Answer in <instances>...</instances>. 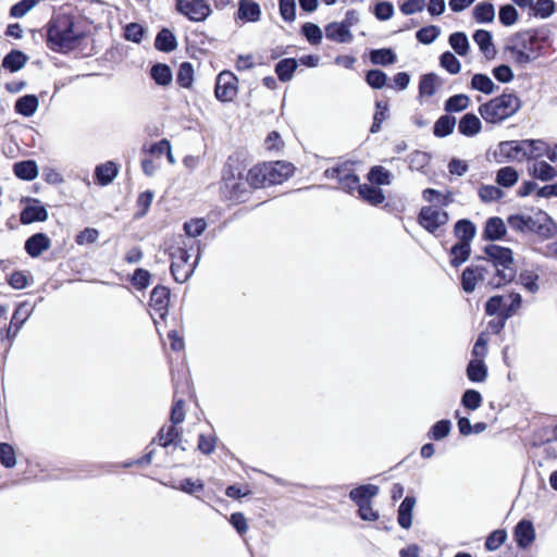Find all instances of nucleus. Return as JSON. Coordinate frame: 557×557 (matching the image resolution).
<instances>
[{
  "label": "nucleus",
  "instance_id": "58",
  "mask_svg": "<svg viewBox=\"0 0 557 557\" xmlns=\"http://www.w3.org/2000/svg\"><path fill=\"white\" fill-rule=\"evenodd\" d=\"M145 29L138 23H129L125 26L124 37L126 40L139 44L144 37Z\"/></svg>",
  "mask_w": 557,
  "mask_h": 557
},
{
  "label": "nucleus",
  "instance_id": "54",
  "mask_svg": "<svg viewBox=\"0 0 557 557\" xmlns=\"http://www.w3.org/2000/svg\"><path fill=\"white\" fill-rule=\"evenodd\" d=\"M441 34V29L435 25H430L417 32V39L424 45L432 44Z\"/></svg>",
  "mask_w": 557,
  "mask_h": 557
},
{
  "label": "nucleus",
  "instance_id": "27",
  "mask_svg": "<svg viewBox=\"0 0 557 557\" xmlns=\"http://www.w3.org/2000/svg\"><path fill=\"white\" fill-rule=\"evenodd\" d=\"M416 505V498L406 496L398 508V524L404 529H409L412 524V510Z\"/></svg>",
  "mask_w": 557,
  "mask_h": 557
},
{
  "label": "nucleus",
  "instance_id": "63",
  "mask_svg": "<svg viewBox=\"0 0 557 557\" xmlns=\"http://www.w3.org/2000/svg\"><path fill=\"white\" fill-rule=\"evenodd\" d=\"M509 299H510V304L509 305L506 304L504 307V312H502V317H504V319H508V318L512 317L521 308L522 298H521L520 294L511 293L509 295Z\"/></svg>",
  "mask_w": 557,
  "mask_h": 557
},
{
  "label": "nucleus",
  "instance_id": "20",
  "mask_svg": "<svg viewBox=\"0 0 557 557\" xmlns=\"http://www.w3.org/2000/svg\"><path fill=\"white\" fill-rule=\"evenodd\" d=\"M485 269L481 265H470L466 268L461 275V285L465 292L472 293L476 283L484 278Z\"/></svg>",
  "mask_w": 557,
  "mask_h": 557
},
{
  "label": "nucleus",
  "instance_id": "44",
  "mask_svg": "<svg viewBox=\"0 0 557 557\" xmlns=\"http://www.w3.org/2000/svg\"><path fill=\"white\" fill-rule=\"evenodd\" d=\"M297 69V61L295 59H283L275 66V73L282 82L292 79L294 72Z\"/></svg>",
  "mask_w": 557,
  "mask_h": 557
},
{
  "label": "nucleus",
  "instance_id": "52",
  "mask_svg": "<svg viewBox=\"0 0 557 557\" xmlns=\"http://www.w3.org/2000/svg\"><path fill=\"white\" fill-rule=\"evenodd\" d=\"M506 539L507 532L504 529L494 530L485 540L486 550H496L505 543Z\"/></svg>",
  "mask_w": 557,
  "mask_h": 557
},
{
  "label": "nucleus",
  "instance_id": "41",
  "mask_svg": "<svg viewBox=\"0 0 557 557\" xmlns=\"http://www.w3.org/2000/svg\"><path fill=\"white\" fill-rule=\"evenodd\" d=\"M456 119L450 115H442L434 124L433 133L436 137H446L453 133Z\"/></svg>",
  "mask_w": 557,
  "mask_h": 557
},
{
  "label": "nucleus",
  "instance_id": "43",
  "mask_svg": "<svg viewBox=\"0 0 557 557\" xmlns=\"http://www.w3.org/2000/svg\"><path fill=\"white\" fill-rule=\"evenodd\" d=\"M473 16L479 23H491L495 17L494 5L490 2H481L473 9Z\"/></svg>",
  "mask_w": 557,
  "mask_h": 557
},
{
  "label": "nucleus",
  "instance_id": "24",
  "mask_svg": "<svg viewBox=\"0 0 557 557\" xmlns=\"http://www.w3.org/2000/svg\"><path fill=\"white\" fill-rule=\"evenodd\" d=\"M178 430L176 424L164 425L158 433V436L154 441H158V444L162 448L172 447L176 449L178 447Z\"/></svg>",
  "mask_w": 557,
  "mask_h": 557
},
{
  "label": "nucleus",
  "instance_id": "31",
  "mask_svg": "<svg viewBox=\"0 0 557 557\" xmlns=\"http://www.w3.org/2000/svg\"><path fill=\"white\" fill-rule=\"evenodd\" d=\"M28 61V57L20 51L13 50L8 53L2 60V66L10 72H16L21 70Z\"/></svg>",
  "mask_w": 557,
  "mask_h": 557
},
{
  "label": "nucleus",
  "instance_id": "26",
  "mask_svg": "<svg viewBox=\"0 0 557 557\" xmlns=\"http://www.w3.org/2000/svg\"><path fill=\"white\" fill-rule=\"evenodd\" d=\"M482 129V123L480 119L473 113L465 114L458 124V131L460 134L467 137H473L478 135Z\"/></svg>",
  "mask_w": 557,
  "mask_h": 557
},
{
  "label": "nucleus",
  "instance_id": "30",
  "mask_svg": "<svg viewBox=\"0 0 557 557\" xmlns=\"http://www.w3.org/2000/svg\"><path fill=\"white\" fill-rule=\"evenodd\" d=\"M358 191L361 199H363L364 201L369 202L372 206H377L385 200L383 191L379 187H375L373 185H359Z\"/></svg>",
  "mask_w": 557,
  "mask_h": 557
},
{
  "label": "nucleus",
  "instance_id": "13",
  "mask_svg": "<svg viewBox=\"0 0 557 557\" xmlns=\"http://www.w3.org/2000/svg\"><path fill=\"white\" fill-rule=\"evenodd\" d=\"M27 205L22 210L20 221L22 224H30L34 222H44L48 219V212L40 201L37 199H27Z\"/></svg>",
  "mask_w": 557,
  "mask_h": 557
},
{
  "label": "nucleus",
  "instance_id": "18",
  "mask_svg": "<svg viewBox=\"0 0 557 557\" xmlns=\"http://www.w3.org/2000/svg\"><path fill=\"white\" fill-rule=\"evenodd\" d=\"M528 173L535 180L549 182L557 177V170L546 161H535L528 168Z\"/></svg>",
  "mask_w": 557,
  "mask_h": 557
},
{
  "label": "nucleus",
  "instance_id": "29",
  "mask_svg": "<svg viewBox=\"0 0 557 557\" xmlns=\"http://www.w3.org/2000/svg\"><path fill=\"white\" fill-rule=\"evenodd\" d=\"M154 47L159 51L171 52L177 47L176 37L170 29L162 28L156 37Z\"/></svg>",
  "mask_w": 557,
  "mask_h": 557
},
{
  "label": "nucleus",
  "instance_id": "49",
  "mask_svg": "<svg viewBox=\"0 0 557 557\" xmlns=\"http://www.w3.org/2000/svg\"><path fill=\"white\" fill-rule=\"evenodd\" d=\"M194 81V69L188 62H184L180 65L176 82L181 87L189 88Z\"/></svg>",
  "mask_w": 557,
  "mask_h": 557
},
{
  "label": "nucleus",
  "instance_id": "62",
  "mask_svg": "<svg viewBox=\"0 0 557 557\" xmlns=\"http://www.w3.org/2000/svg\"><path fill=\"white\" fill-rule=\"evenodd\" d=\"M302 33L307 40L313 45H318L322 40V30L318 25L313 23L304 24Z\"/></svg>",
  "mask_w": 557,
  "mask_h": 557
},
{
  "label": "nucleus",
  "instance_id": "53",
  "mask_svg": "<svg viewBox=\"0 0 557 557\" xmlns=\"http://www.w3.org/2000/svg\"><path fill=\"white\" fill-rule=\"evenodd\" d=\"M40 0H21L10 9V15L15 18L25 16Z\"/></svg>",
  "mask_w": 557,
  "mask_h": 557
},
{
  "label": "nucleus",
  "instance_id": "34",
  "mask_svg": "<svg viewBox=\"0 0 557 557\" xmlns=\"http://www.w3.org/2000/svg\"><path fill=\"white\" fill-rule=\"evenodd\" d=\"M117 174V166L114 162L108 161L101 165H98L95 170V175L99 184H110Z\"/></svg>",
  "mask_w": 557,
  "mask_h": 557
},
{
  "label": "nucleus",
  "instance_id": "2",
  "mask_svg": "<svg viewBox=\"0 0 557 557\" xmlns=\"http://www.w3.org/2000/svg\"><path fill=\"white\" fill-rule=\"evenodd\" d=\"M294 171V165L286 161L265 162L252 166L247 174V181L253 188L278 185L287 181Z\"/></svg>",
  "mask_w": 557,
  "mask_h": 557
},
{
  "label": "nucleus",
  "instance_id": "56",
  "mask_svg": "<svg viewBox=\"0 0 557 557\" xmlns=\"http://www.w3.org/2000/svg\"><path fill=\"white\" fill-rule=\"evenodd\" d=\"M479 196L482 201L490 202L500 199L504 196V191L497 186L484 185L479 189Z\"/></svg>",
  "mask_w": 557,
  "mask_h": 557
},
{
  "label": "nucleus",
  "instance_id": "36",
  "mask_svg": "<svg viewBox=\"0 0 557 557\" xmlns=\"http://www.w3.org/2000/svg\"><path fill=\"white\" fill-rule=\"evenodd\" d=\"M151 78L160 86H168L172 82V71L163 63L154 64L150 70Z\"/></svg>",
  "mask_w": 557,
  "mask_h": 557
},
{
  "label": "nucleus",
  "instance_id": "51",
  "mask_svg": "<svg viewBox=\"0 0 557 557\" xmlns=\"http://www.w3.org/2000/svg\"><path fill=\"white\" fill-rule=\"evenodd\" d=\"M531 11L535 16L547 18L555 12V3L553 0H537L533 2Z\"/></svg>",
  "mask_w": 557,
  "mask_h": 557
},
{
  "label": "nucleus",
  "instance_id": "47",
  "mask_svg": "<svg viewBox=\"0 0 557 557\" xmlns=\"http://www.w3.org/2000/svg\"><path fill=\"white\" fill-rule=\"evenodd\" d=\"M449 45L456 53L463 57L469 51V40L465 33L457 32L449 36Z\"/></svg>",
  "mask_w": 557,
  "mask_h": 557
},
{
  "label": "nucleus",
  "instance_id": "55",
  "mask_svg": "<svg viewBox=\"0 0 557 557\" xmlns=\"http://www.w3.org/2000/svg\"><path fill=\"white\" fill-rule=\"evenodd\" d=\"M462 405L469 410H476L482 405V396L475 389H467L461 398Z\"/></svg>",
  "mask_w": 557,
  "mask_h": 557
},
{
  "label": "nucleus",
  "instance_id": "46",
  "mask_svg": "<svg viewBox=\"0 0 557 557\" xmlns=\"http://www.w3.org/2000/svg\"><path fill=\"white\" fill-rule=\"evenodd\" d=\"M471 103L470 98L467 95L459 94L448 98L445 102V111L447 112H460L466 110Z\"/></svg>",
  "mask_w": 557,
  "mask_h": 557
},
{
  "label": "nucleus",
  "instance_id": "25",
  "mask_svg": "<svg viewBox=\"0 0 557 557\" xmlns=\"http://www.w3.org/2000/svg\"><path fill=\"white\" fill-rule=\"evenodd\" d=\"M377 494L379 486L364 484L352 488L349 493V497L358 506L359 504L370 503Z\"/></svg>",
  "mask_w": 557,
  "mask_h": 557
},
{
  "label": "nucleus",
  "instance_id": "32",
  "mask_svg": "<svg viewBox=\"0 0 557 557\" xmlns=\"http://www.w3.org/2000/svg\"><path fill=\"white\" fill-rule=\"evenodd\" d=\"M14 174L22 180L33 181L38 175V166L35 161L27 160L14 164Z\"/></svg>",
  "mask_w": 557,
  "mask_h": 557
},
{
  "label": "nucleus",
  "instance_id": "16",
  "mask_svg": "<svg viewBox=\"0 0 557 557\" xmlns=\"http://www.w3.org/2000/svg\"><path fill=\"white\" fill-rule=\"evenodd\" d=\"M351 23L346 24L345 22L338 23L333 22L330 23L325 27V36L327 39L336 41V42H350L354 38L351 32L349 30Z\"/></svg>",
  "mask_w": 557,
  "mask_h": 557
},
{
  "label": "nucleus",
  "instance_id": "19",
  "mask_svg": "<svg viewBox=\"0 0 557 557\" xmlns=\"http://www.w3.org/2000/svg\"><path fill=\"white\" fill-rule=\"evenodd\" d=\"M515 540L519 547L525 548L532 544L535 539L533 524L529 520H521L515 528Z\"/></svg>",
  "mask_w": 557,
  "mask_h": 557
},
{
  "label": "nucleus",
  "instance_id": "8",
  "mask_svg": "<svg viewBox=\"0 0 557 557\" xmlns=\"http://www.w3.org/2000/svg\"><path fill=\"white\" fill-rule=\"evenodd\" d=\"M47 44L50 49L66 53L70 50V18L57 16L49 23Z\"/></svg>",
  "mask_w": 557,
  "mask_h": 557
},
{
  "label": "nucleus",
  "instance_id": "17",
  "mask_svg": "<svg viewBox=\"0 0 557 557\" xmlns=\"http://www.w3.org/2000/svg\"><path fill=\"white\" fill-rule=\"evenodd\" d=\"M34 310V306H32L29 302L24 301L21 302L17 308L15 309L11 325L8 330V336H15L24 322L30 317L32 312Z\"/></svg>",
  "mask_w": 557,
  "mask_h": 557
},
{
  "label": "nucleus",
  "instance_id": "4",
  "mask_svg": "<svg viewBox=\"0 0 557 557\" xmlns=\"http://www.w3.org/2000/svg\"><path fill=\"white\" fill-rule=\"evenodd\" d=\"M484 252L496 269L490 285L500 287L515 278L517 271L513 267V253L510 248L491 244L485 247Z\"/></svg>",
  "mask_w": 557,
  "mask_h": 557
},
{
  "label": "nucleus",
  "instance_id": "22",
  "mask_svg": "<svg viewBox=\"0 0 557 557\" xmlns=\"http://www.w3.org/2000/svg\"><path fill=\"white\" fill-rule=\"evenodd\" d=\"M170 300V290L165 286H156L150 295V306L164 318Z\"/></svg>",
  "mask_w": 557,
  "mask_h": 557
},
{
  "label": "nucleus",
  "instance_id": "28",
  "mask_svg": "<svg viewBox=\"0 0 557 557\" xmlns=\"http://www.w3.org/2000/svg\"><path fill=\"white\" fill-rule=\"evenodd\" d=\"M506 234V225L500 218H490L483 231V237L488 240L500 239Z\"/></svg>",
  "mask_w": 557,
  "mask_h": 557
},
{
  "label": "nucleus",
  "instance_id": "37",
  "mask_svg": "<svg viewBox=\"0 0 557 557\" xmlns=\"http://www.w3.org/2000/svg\"><path fill=\"white\" fill-rule=\"evenodd\" d=\"M38 108V99L34 95H26L21 97L15 102V110L24 116H32Z\"/></svg>",
  "mask_w": 557,
  "mask_h": 557
},
{
  "label": "nucleus",
  "instance_id": "33",
  "mask_svg": "<svg viewBox=\"0 0 557 557\" xmlns=\"http://www.w3.org/2000/svg\"><path fill=\"white\" fill-rule=\"evenodd\" d=\"M467 376L472 382H484L487 376V368L484 360L472 359L467 367Z\"/></svg>",
  "mask_w": 557,
  "mask_h": 557
},
{
  "label": "nucleus",
  "instance_id": "64",
  "mask_svg": "<svg viewBox=\"0 0 557 557\" xmlns=\"http://www.w3.org/2000/svg\"><path fill=\"white\" fill-rule=\"evenodd\" d=\"M542 444L548 445L545 448L547 453H556L557 451V425L553 429L544 430V436L542 438Z\"/></svg>",
  "mask_w": 557,
  "mask_h": 557
},
{
  "label": "nucleus",
  "instance_id": "11",
  "mask_svg": "<svg viewBox=\"0 0 557 557\" xmlns=\"http://www.w3.org/2000/svg\"><path fill=\"white\" fill-rule=\"evenodd\" d=\"M448 213L436 207H423L419 213V223L430 233H435L448 222Z\"/></svg>",
  "mask_w": 557,
  "mask_h": 557
},
{
  "label": "nucleus",
  "instance_id": "21",
  "mask_svg": "<svg viewBox=\"0 0 557 557\" xmlns=\"http://www.w3.org/2000/svg\"><path fill=\"white\" fill-rule=\"evenodd\" d=\"M49 247L50 239L44 233L34 234L25 242V250L33 258L39 257L44 251L48 250Z\"/></svg>",
  "mask_w": 557,
  "mask_h": 557
},
{
  "label": "nucleus",
  "instance_id": "14",
  "mask_svg": "<svg viewBox=\"0 0 557 557\" xmlns=\"http://www.w3.org/2000/svg\"><path fill=\"white\" fill-rule=\"evenodd\" d=\"M261 7L255 0H239L235 18L244 23H257L261 18Z\"/></svg>",
  "mask_w": 557,
  "mask_h": 557
},
{
  "label": "nucleus",
  "instance_id": "60",
  "mask_svg": "<svg viewBox=\"0 0 557 557\" xmlns=\"http://www.w3.org/2000/svg\"><path fill=\"white\" fill-rule=\"evenodd\" d=\"M387 76L381 70H370L367 73L366 81L372 87L380 89L385 86Z\"/></svg>",
  "mask_w": 557,
  "mask_h": 557
},
{
  "label": "nucleus",
  "instance_id": "42",
  "mask_svg": "<svg viewBox=\"0 0 557 557\" xmlns=\"http://www.w3.org/2000/svg\"><path fill=\"white\" fill-rule=\"evenodd\" d=\"M455 235L460 239V243H469L475 235V226L469 220H460L455 225Z\"/></svg>",
  "mask_w": 557,
  "mask_h": 557
},
{
  "label": "nucleus",
  "instance_id": "1",
  "mask_svg": "<svg viewBox=\"0 0 557 557\" xmlns=\"http://www.w3.org/2000/svg\"><path fill=\"white\" fill-rule=\"evenodd\" d=\"M548 35L543 29L527 30L515 35L507 46L511 60L524 65L535 60L542 50V45Z\"/></svg>",
  "mask_w": 557,
  "mask_h": 557
},
{
  "label": "nucleus",
  "instance_id": "6",
  "mask_svg": "<svg viewBox=\"0 0 557 557\" xmlns=\"http://www.w3.org/2000/svg\"><path fill=\"white\" fill-rule=\"evenodd\" d=\"M520 108V98L512 92H505L481 104L479 113L486 123L496 124L515 115Z\"/></svg>",
  "mask_w": 557,
  "mask_h": 557
},
{
  "label": "nucleus",
  "instance_id": "3",
  "mask_svg": "<svg viewBox=\"0 0 557 557\" xmlns=\"http://www.w3.org/2000/svg\"><path fill=\"white\" fill-rule=\"evenodd\" d=\"M511 230L521 233H534L543 238L553 237L557 233V225L544 211L540 210L532 215L513 214L507 220Z\"/></svg>",
  "mask_w": 557,
  "mask_h": 557
},
{
  "label": "nucleus",
  "instance_id": "35",
  "mask_svg": "<svg viewBox=\"0 0 557 557\" xmlns=\"http://www.w3.org/2000/svg\"><path fill=\"white\" fill-rule=\"evenodd\" d=\"M471 252L470 244L465 243H457L455 244L450 249V264L455 268L459 267L463 262H466L469 259Z\"/></svg>",
  "mask_w": 557,
  "mask_h": 557
},
{
  "label": "nucleus",
  "instance_id": "12",
  "mask_svg": "<svg viewBox=\"0 0 557 557\" xmlns=\"http://www.w3.org/2000/svg\"><path fill=\"white\" fill-rule=\"evenodd\" d=\"M214 94L220 101H232L237 95V77L232 72H221L216 77Z\"/></svg>",
  "mask_w": 557,
  "mask_h": 557
},
{
  "label": "nucleus",
  "instance_id": "10",
  "mask_svg": "<svg viewBox=\"0 0 557 557\" xmlns=\"http://www.w3.org/2000/svg\"><path fill=\"white\" fill-rule=\"evenodd\" d=\"M171 273L178 283L186 282L195 270L199 256L194 263H189L190 255L183 248H177L172 253Z\"/></svg>",
  "mask_w": 557,
  "mask_h": 557
},
{
  "label": "nucleus",
  "instance_id": "59",
  "mask_svg": "<svg viewBox=\"0 0 557 557\" xmlns=\"http://www.w3.org/2000/svg\"><path fill=\"white\" fill-rule=\"evenodd\" d=\"M280 14L286 22H294L296 18V1L295 0H280Z\"/></svg>",
  "mask_w": 557,
  "mask_h": 557
},
{
  "label": "nucleus",
  "instance_id": "9",
  "mask_svg": "<svg viewBox=\"0 0 557 557\" xmlns=\"http://www.w3.org/2000/svg\"><path fill=\"white\" fill-rule=\"evenodd\" d=\"M175 9L193 22H202L212 13L206 0H176Z\"/></svg>",
  "mask_w": 557,
  "mask_h": 557
},
{
  "label": "nucleus",
  "instance_id": "23",
  "mask_svg": "<svg viewBox=\"0 0 557 557\" xmlns=\"http://www.w3.org/2000/svg\"><path fill=\"white\" fill-rule=\"evenodd\" d=\"M474 42L479 46L482 53L487 60H492L496 55V49L493 44L492 34L485 29H479L473 35Z\"/></svg>",
  "mask_w": 557,
  "mask_h": 557
},
{
  "label": "nucleus",
  "instance_id": "7",
  "mask_svg": "<svg viewBox=\"0 0 557 557\" xmlns=\"http://www.w3.org/2000/svg\"><path fill=\"white\" fill-rule=\"evenodd\" d=\"M223 185L221 187L223 196L231 201H244L247 194L248 188L247 178L244 180L240 171H236L231 165L226 166L223 171L222 177Z\"/></svg>",
  "mask_w": 557,
  "mask_h": 557
},
{
  "label": "nucleus",
  "instance_id": "39",
  "mask_svg": "<svg viewBox=\"0 0 557 557\" xmlns=\"http://www.w3.org/2000/svg\"><path fill=\"white\" fill-rule=\"evenodd\" d=\"M470 86L472 89L486 95L493 94L496 89L495 83L485 74H474L471 78Z\"/></svg>",
  "mask_w": 557,
  "mask_h": 557
},
{
  "label": "nucleus",
  "instance_id": "48",
  "mask_svg": "<svg viewBox=\"0 0 557 557\" xmlns=\"http://www.w3.org/2000/svg\"><path fill=\"white\" fill-rule=\"evenodd\" d=\"M370 60L373 64L389 65L396 62V54L392 49L372 50Z\"/></svg>",
  "mask_w": 557,
  "mask_h": 557
},
{
  "label": "nucleus",
  "instance_id": "40",
  "mask_svg": "<svg viewBox=\"0 0 557 557\" xmlns=\"http://www.w3.org/2000/svg\"><path fill=\"white\" fill-rule=\"evenodd\" d=\"M540 275L534 270H523L519 274L518 282L521 284L528 292L535 294L540 289L539 285Z\"/></svg>",
  "mask_w": 557,
  "mask_h": 557
},
{
  "label": "nucleus",
  "instance_id": "38",
  "mask_svg": "<svg viewBox=\"0 0 557 557\" xmlns=\"http://www.w3.org/2000/svg\"><path fill=\"white\" fill-rule=\"evenodd\" d=\"M442 82L440 77L434 74L430 73L426 75H423L420 81L419 85V94L420 96H428L431 97L435 94L436 88L441 86Z\"/></svg>",
  "mask_w": 557,
  "mask_h": 557
},
{
  "label": "nucleus",
  "instance_id": "50",
  "mask_svg": "<svg viewBox=\"0 0 557 557\" xmlns=\"http://www.w3.org/2000/svg\"><path fill=\"white\" fill-rule=\"evenodd\" d=\"M391 177V172L383 166H373L368 174L369 181L376 185H389Z\"/></svg>",
  "mask_w": 557,
  "mask_h": 557
},
{
  "label": "nucleus",
  "instance_id": "57",
  "mask_svg": "<svg viewBox=\"0 0 557 557\" xmlns=\"http://www.w3.org/2000/svg\"><path fill=\"white\" fill-rule=\"evenodd\" d=\"M441 65L450 74L459 73L461 67L459 60L449 51L441 55Z\"/></svg>",
  "mask_w": 557,
  "mask_h": 557
},
{
  "label": "nucleus",
  "instance_id": "45",
  "mask_svg": "<svg viewBox=\"0 0 557 557\" xmlns=\"http://www.w3.org/2000/svg\"><path fill=\"white\" fill-rule=\"evenodd\" d=\"M518 178V172L512 166H504L496 174V183L507 188L512 187Z\"/></svg>",
  "mask_w": 557,
  "mask_h": 557
},
{
  "label": "nucleus",
  "instance_id": "61",
  "mask_svg": "<svg viewBox=\"0 0 557 557\" xmlns=\"http://www.w3.org/2000/svg\"><path fill=\"white\" fill-rule=\"evenodd\" d=\"M518 20V12L515 7L510 4L503 5L499 9V21L506 26L513 25Z\"/></svg>",
  "mask_w": 557,
  "mask_h": 557
},
{
  "label": "nucleus",
  "instance_id": "15",
  "mask_svg": "<svg viewBox=\"0 0 557 557\" xmlns=\"http://www.w3.org/2000/svg\"><path fill=\"white\" fill-rule=\"evenodd\" d=\"M324 175L327 178L337 180L339 187L345 191H351L359 186L358 176L342 168L327 169L325 170Z\"/></svg>",
  "mask_w": 557,
  "mask_h": 557
},
{
  "label": "nucleus",
  "instance_id": "5",
  "mask_svg": "<svg viewBox=\"0 0 557 557\" xmlns=\"http://www.w3.org/2000/svg\"><path fill=\"white\" fill-rule=\"evenodd\" d=\"M546 151V143L541 139L507 140L498 145L497 153L507 161L522 162L537 160Z\"/></svg>",
  "mask_w": 557,
  "mask_h": 557
}]
</instances>
